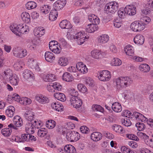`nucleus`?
Masks as SVG:
<instances>
[{"instance_id": "obj_6", "label": "nucleus", "mask_w": 153, "mask_h": 153, "mask_svg": "<svg viewBox=\"0 0 153 153\" xmlns=\"http://www.w3.org/2000/svg\"><path fill=\"white\" fill-rule=\"evenodd\" d=\"M98 76L99 79L103 81H108L111 78L110 72L107 70H103L100 71Z\"/></svg>"}, {"instance_id": "obj_30", "label": "nucleus", "mask_w": 153, "mask_h": 153, "mask_svg": "<svg viewBox=\"0 0 153 153\" xmlns=\"http://www.w3.org/2000/svg\"><path fill=\"white\" fill-rule=\"evenodd\" d=\"M64 150L68 153H76L75 147L71 145H67L64 148Z\"/></svg>"}, {"instance_id": "obj_33", "label": "nucleus", "mask_w": 153, "mask_h": 153, "mask_svg": "<svg viewBox=\"0 0 153 153\" xmlns=\"http://www.w3.org/2000/svg\"><path fill=\"white\" fill-rule=\"evenodd\" d=\"M52 108L58 111H62L63 106L61 104L58 103L57 102H53L51 104Z\"/></svg>"}, {"instance_id": "obj_38", "label": "nucleus", "mask_w": 153, "mask_h": 153, "mask_svg": "<svg viewBox=\"0 0 153 153\" xmlns=\"http://www.w3.org/2000/svg\"><path fill=\"white\" fill-rule=\"evenodd\" d=\"M122 79V77H119L116 79V83L118 89L123 88L124 87L123 81Z\"/></svg>"}, {"instance_id": "obj_43", "label": "nucleus", "mask_w": 153, "mask_h": 153, "mask_svg": "<svg viewBox=\"0 0 153 153\" xmlns=\"http://www.w3.org/2000/svg\"><path fill=\"white\" fill-rule=\"evenodd\" d=\"M50 6L47 5H43L40 7V11L44 14H46L50 10Z\"/></svg>"}, {"instance_id": "obj_39", "label": "nucleus", "mask_w": 153, "mask_h": 153, "mask_svg": "<svg viewBox=\"0 0 153 153\" xmlns=\"http://www.w3.org/2000/svg\"><path fill=\"white\" fill-rule=\"evenodd\" d=\"M68 63V60L67 58L62 57L59 58L58 63L62 66H65Z\"/></svg>"}, {"instance_id": "obj_34", "label": "nucleus", "mask_w": 153, "mask_h": 153, "mask_svg": "<svg viewBox=\"0 0 153 153\" xmlns=\"http://www.w3.org/2000/svg\"><path fill=\"white\" fill-rule=\"evenodd\" d=\"M8 81L12 85H16L19 82V78L18 76L15 74L8 80Z\"/></svg>"}, {"instance_id": "obj_15", "label": "nucleus", "mask_w": 153, "mask_h": 153, "mask_svg": "<svg viewBox=\"0 0 153 153\" xmlns=\"http://www.w3.org/2000/svg\"><path fill=\"white\" fill-rule=\"evenodd\" d=\"M34 35L37 37H41L45 33V30L43 27L35 28L34 30Z\"/></svg>"}, {"instance_id": "obj_13", "label": "nucleus", "mask_w": 153, "mask_h": 153, "mask_svg": "<svg viewBox=\"0 0 153 153\" xmlns=\"http://www.w3.org/2000/svg\"><path fill=\"white\" fill-rule=\"evenodd\" d=\"M13 75L11 70L10 69H6L4 72L2 76L4 80L8 81V80Z\"/></svg>"}, {"instance_id": "obj_56", "label": "nucleus", "mask_w": 153, "mask_h": 153, "mask_svg": "<svg viewBox=\"0 0 153 153\" xmlns=\"http://www.w3.org/2000/svg\"><path fill=\"white\" fill-rule=\"evenodd\" d=\"M135 126L137 128L138 130L139 131L144 130L146 127L145 125L143 123L140 122L136 123Z\"/></svg>"}, {"instance_id": "obj_20", "label": "nucleus", "mask_w": 153, "mask_h": 153, "mask_svg": "<svg viewBox=\"0 0 153 153\" xmlns=\"http://www.w3.org/2000/svg\"><path fill=\"white\" fill-rule=\"evenodd\" d=\"M102 134L99 132H94L92 133L91 136V139L93 140L97 141L102 139Z\"/></svg>"}, {"instance_id": "obj_23", "label": "nucleus", "mask_w": 153, "mask_h": 153, "mask_svg": "<svg viewBox=\"0 0 153 153\" xmlns=\"http://www.w3.org/2000/svg\"><path fill=\"white\" fill-rule=\"evenodd\" d=\"M54 97L58 100L64 102L66 100L65 95L63 93L60 92H56L54 94Z\"/></svg>"}, {"instance_id": "obj_21", "label": "nucleus", "mask_w": 153, "mask_h": 153, "mask_svg": "<svg viewBox=\"0 0 153 153\" xmlns=\"http://www.w3.org/2000/svg\"><path fill=\"white\" fill-rule=\"evenodd\" d=\"M133 115L136 120H140L142 122L146 121L147 119L143 115L137 112H134Z\"/></svg>"}, {"instance_id": "obj_37", "label": "nucleus", "mask_w": 153, "mask_h": 153, "mask_svg": "<svg viewBox=\"0 0 153 153\" xmlns=\"http://www.w3.org/2000/svg\"><path fill=\"white\" fill-rule=\"evenodd\" d=\"M22 74L24 78L25 79L33 77V74L32 71L27 69L25 70Z\"/></svg>"}, {"instance_id": "obj_44", "label": "nucleus", "mask_w": 153, "mask_h": 153, "mask_svg": "<svg viewBox=\"0 0 153 153\" xmlns=\"http://www.w3.org/2000/svg\"><path fill=\"white\" fill-rule=\"evenodd\" d=\"M109 36L107 35L104 34L100 36L99 38V42L102 43H105L107 42L109 40Z\"/></svg>"}, {"instance_id": "obj_53", "label": "nucleus", "mask_w": 153, "mask_h": 153, "mask_svg": "<svg viewBox=\"0 0 153 153\" xmlns=\"http://www.w3.org/2000/svg\"><path fill=\"white\" fill-rule=\"evenodd\" d=\"M20 49L19 48L16 47H14L13 48L12 52L14 56L19 58Z\"/></svg>"}, {"instance_id": "obj_5", "label": "nucleus", "mask_w": 153, "mask_h": 153, "mask_svg": "<svg viewBox=\"0 0 153 153\" xmlns=\"http://www.w3.org/2000/svg\"><path fill=\"white\" fill-rule=\"evenodd\" d=\"M145 27L140 20L133 22L131 24L130 26L131 29L134 32L141 31L144 29Z\"/></svg>"}, {"instance_id": "obj_50", "label": "nucleus", "mask_w": 153, "mask_h": 153, "mask_svg": "<svg viewBox=\"0 0 153 153\" xmlns=\"http://www.w3.org/2000/svg\"><path fill=\"white\" fill-rule=\"evenodd\" d=\"M122 124L126 126H129L131 125V123L130 120L126 117L122 118L121 120Z\"/></svg>"}, {"instance_id": "obj_49", "label": "nucleus", "mask_w": 153, "mask_h": 153, "mask_svg": "<svg viewBox=\"0 0 153 153\" xmlns=\"http://www.w3.org/2000/svg\"><path fill=\"white\" fill-rule=\"evenodd\" d=\"M118 15L120 18L123 19L127 15V13L125 11V8L123 9L120 8L118 11Z\"/></svg>"}, {"instance_id": "obj_60", "label": "nucleus", "mask_w": 153, "mask_h": 153, "mask_svg": "<svg viewBox=\"0 0 153 153\" xmlns=\"http://www.w3.org/2000/svg\"><path fill=\"white\" fill-rule=\"evenodd\" d=\"M121 150L124 153H134V151L129 148L125 146H123L121 147Z\"/></svg>"}, {"instance_id": "obj_4", "label": "nucleus", "mask_w": 153, "mask_h": 153, "mask_svg": "<svg viewBox=\"0 0 153 153\" xmlns=\"http://www.w3.org/2000/svg\"><path fill=\"white\" fill-rule=\"evenodd\" d=\"M66 137L68 141L71 142H75L79 139L80 134L77 132L69 131L67 133Z\"/></svg>"}, {"instance_id": "obj_7", "label": "nucleus", "mask_w": 153, "mask_h": 153, "mask_svg": "<svg viewBox=\"0 0 153 153\" xmlns=\"http://www.w3.org/2000/svg\"><path fill=\"white\" fill-rule=\"evenodd\" d=\"M70 104L76 108H80L82 105V101L78 97H71L70 100Z\"/></svg>"}, {"instance_id": "obj_27", "label": "nucleus", "mask_w": 153, "mask_h": 153, "mask_svg": "<svg viewBox=\"0 0 153 153\" xmlns=\"http://www.w3.org/2000/svg\"><path fill=\"white\" fill-rule=\"evenodd\" d=\"M125 52L127 55L132 56L134 52L133 47L131 45L126 46L125 48Z\"/></svg>"}, {"instance_id": "obj_19", "label": "nucleus", "mask_w": 153, "mask_h": 153, "mask_svg": "<svg viewBox=\"0 0 153 153\" xmlns=\"http://www.w3.org/2000/svg\"><path fill=\"white\" fill-rule=\"evenodd\" d=\"M45 56L46 61L50 62H52L55 58L53 53L49 51L46 52Z\"/></svg>"}, {"instance_id": "obj_25", "label": "nucleus", "mask_w": 153, "mask_h": 153, "mask_svg": "<svg viewBox=\"0 0 153 153\" xmlns=\"http://www.w3.org/2000/svg\"><path fill=\"white\" fill-rule=\"evenodd\" d=\"M62 79L66 82H71L73 80V76L71 74L68 72H65L62 76Z\"/></svg>"}, {"instance_id": "obj_57", "label": "nucleus", "mask_w": 153, "mask_h": 153, "mask_svg": "<svg viewBox=\"0 0 153 153\" xmlns=\"http://www.w3.org/2000/svg\"><path fill=\"white\" fill-rule=\"evenodd\" d=\"M126 137L130 140H131L136 141H138L139 139L138 137L133 134H126Z\"/></svg>"}, {"instance_id": "obj_51", "label": "nucleus", "mask_w": 153, "mask_h": 153, "mask_svg": "<svg viewBox=\"0 0 153 153\" xmlns=\"http://www.w3.org/2000/svg\"><path fill=\"white\" fill-rule=\"evenodd\" d=\"M31 100L27 97H23L21 98L20 103L22 104H29L31 103Z\"/></svg>"}, {"instance_id": "obj_40", "label": "nucleus", "mask_w": 153, "mask_h": 153, "mask_svg": "<svg viewBox=\"0 0 153 153\" xmlns=\"http://www.w3.org/2000/svg\"><path fill=\"white\" fill-rule=\"evenodd\" d=\"M122 79L124 86L130 85L133 82L132 80L129 77H122Z\"/></svg>"}, {"instance_id": "obj_29", "label": "nucleus", "mask_w": 153, "mask_h": 153, "mask_svg": "<svg viewBox=\"0 0 153 153\" xmlns=\"http://www.w3.org/2000/svg\"><path fill=\"white\" fill-rule=\"evenodd\" d=\"M33 126L32 122L27 123L25 126V130L26 132L28 134L31 133L33 131Z\"/></svg>"}, {"instance_id": "obj_61", "label": "nucleus", "mask_w": 153, "mask_h": 153, "mask_svg": "<svg viewBox=\"0 0 153 153\" xmlns=\"http://www.w3.org/2000/svg\"><path fill=\"white\" fill-rule=\"evenodd\" d=\"M23 65L22 62H16L14 64V67L16 70L18 71L22 68Z\"/></svg>"}, {"instance_id": "obj_58", "label": "nucleus", "mask_w": 153, "mask_h": 153, "mask_svg": "<svg viewBox=\"0 0 153 153\" xmlns=\"http://www.w3.org/2000/svg\"><path fill=\"white\" fill-rule=\"evenodd\" d=\"M27 51L26 49H20L19 58H22L25 57L27 54Z\"/></svg>"}, {"instance_id": "obj_47", "label": "nucleus", "mask_w": 153, "mask_h": 153, "mask_svg": "<svg viewBox=\"0 0 153 153\" xmlns=\"http://www.w3.org/2000/svg\"><path fill=\"white\" fill-rule=\"evenodd\" d=\"M36 6V4L34 1H31L28 2L26 4V8L28 10L35 8Z\"/></svg>"}, {"instance_id": "obj_42", "label": "nucleus", "mask_w": 153, "mask_h": 153, "mask_svg": "<svg viewBox=\"0 0 153 153\" xmlns=\"http://www.w3.org/2000/svg\"><path fill=\"white\" fill-rule=\"evenodd\" d=\"M101 54V51L97 50H94L91 52V55L93 58L98 59L100 57Z\"/></svg>"}, {"instance_id": "obj_9", "label": "nucleus", "mask_w": 153, "mask_h": 153, "mask_svg": "<svg viewBox=\"0 0 153 153\" xmlns=\"http://www.w3.org/2000/svg\"><path fill=\"white\" fill-rule=\"evenodd\" d=\"M66 3V0H58L53 4V8L57 11L59 10L62 8Z\"/></svg>"}, {"instance_id": "obj_3", "label": "nucleus", "mask_w": 153, "mask_h": 153, "mask_svg": "<svg viewBox=\"0 0 153 153\" xmlns=\"http://www.w3.org/2000/svg\"><path fill=\"white\" fill-rule=\"evenodd\" d=\"M13 124L10 123L8 126V127L13 128L14 130H17L19 127L23 125V121L21 117L18 115L15 116L13 118Z\"/></svg>"}, {"instance_id": "obj_59", "label": "nucleus", "mask_w": 153, "mask_h": 153, "mask_svg": "<svg viewBox=\"0 0 153 153\" xmlns=\"http://www.w3.org/2000/svg\"><path fill=\"white\" fill-rule=\"evenodd\" d=\"M33 127L37 128L41 127L43 125L42 122L40 121L35 120L33 123H32Z\"/></svg>"}, {"instance_id": "obj_14", "label": "nucleus", "mask_w": 153, "mask_h": 153, "mask_svg": "<svg viewBox=\"0 0 153 153\" xmlns=\"http://www.w3.org/2000/svg\"><path fill=\"white\" fill-rule=\"evenodd\" d=\"M59 26L62 28L66 29L71 28L72 27L70 22L67 20L62 21L59 24Z\"/></svg>"}, {"instance_id": "obj_48", "label": "nucleus", "mask_w": 153, "mask_h": 153, "mask_svg": "<svg viewBox=\"0 0 153 153\" xmlns=\"http://www.w3.org/2000/svg\"><path fill=\"white\" fill-rule=\"evenodd\" d=\"M92 109L94 111H98L103 112V108L100 105L97 104H93L92 106Z\"/></svg>"}, {"instance_id": "obj_16", "label": "nucleus", "mask_w": 153, "mask_h": 153, "mask_svg": "<svg viewBox=\"0 0 153 153\" xmlns=\"http://www.w3.org/2000/svg\"><path fill=\"white\" fill-rule=\"evenodd\" d=\"M134 41L136 44L142 45L144 42V37L140 34L137 35L134 37Z\"/></svg>"}, {"instance_id": "obj_45", "label": "nucleus", "mask_w": 153, "mask_h": 153, "mask_svg": "<svg viewBox=\"0 0 153 153\" xmlns=\"http://www.w3.org/2000/svg\"><path fill=\"white\" fill-rule=\"evenodd\" d=\"M55 122L52 120H49L47 121L46 123V126L49 129H53L56 125Z\"/></svg>"}, {"instance_id": "obj_18", "label": "nucleus", "mask_w": 153, "mask_h": 153, "mask_svg": "<svg viewBox=\"0 0 153 153\" xmlns=\"http://www.w3.org/2000/svg\"><path fill=\"white\" fill-rule=\"evenodd\" d=\"M22 21L26 23H28L30 22V18L29 14L26 12H23L21 14Z\"/></svg>"}, {"instance_id": "obj_35", "label": "nucleus", "mask_w": 153, "mask_h": 153, "mask_svg": "<svg viewBox=\"0 0 153 153\" xmlns=\"http://www.w3.org/2000/svg\"><path fill=\"white\" fill-rule=\"evenodd\" d=\"M43 79L45 82H51L55 80V78L54 74H50L44 76Z\"/></svg>"}, {"instance_id": "obj_52", "label": "nucleus", "mask_w": 153, "mask_h": 153, "mask_svg": "<svg viewBox=\"0 0 153 153\" xmlns=\"http://www.w3.org/2000/svg\"><path fill=\"white\" fill-rule=\"evenodd\" d=\"M77 87L79 90L82 93H85L87 90L86 87L82 84H79Z\"/></svg>"}, {"instance_id": "obj_64", "label": "nucleus", "mask_w": 153, "mask_h": 153, "mask_svg": "<svg viewBox=\"0 0 153 153\" xmlns=\"http://www.w3.org/2000/svg\"><path fill=\"white\" fill-rule=\"evenodd\" d=\"M80 130L82 133L85 134L88 133L90 131L89 129L85 126H81Z\"/></svg>"}, {"instance_id": "obj_8", "label": "nucleus", "mask_w": 153, "mask_h": 153, "mask_svg": "<svg viewBox=\"0 0 153 153\" xmlns=\"http://www.w3.org/2000/svg\"><path fill=\"white\" fill-rule=\"evenodd\" d=\"M89 37V36L87 37L85 36V33L82 34V32H79L75 34L74 38L77 39L78 45H81L84 43L85 40L88 39Z\"/></svg>"}, {"instance_id": "obj_28", "label": "nucleus", "mask_w": 153, "mask_h": 153, "mask_svg": "<svg viewBox=\"0 0 153 153\" xmlns=\"http://www.w3.org/2000/svg\"><path fill=\"white\" fill-rule=\"evenodd\" d=\"M57 11L53 9L52 10L49 15V19L51 21L55 20L57 19L58 16Z\"/></svg>"}, {"instance_id": "obj_54", "label": "nucleus", "mask_w": 153, "mask_h": 153, "mask_svg": "<svg viewBox=\"0 0 153 153\" xmlns=\"http://www.w3.org/2000/svg\"><path fill=\"white\" fill-rule=\"evenodd\" d=\"M121 63V60L117 58H114L111 62L112 65L114 66H119Z\"/></svg>"}, {"instance_id": "obj_32", "label": "nucleus", "mask_w": 153, "mask_h": 153, "mask_svg": "<svg viewBox=\"0 0 153 153\" xmlns=\"http://www.w3.org/2000/svg\"><path fill=\"white\" fill-rule=\"evenodd\" d=\"M19 25L13 24L10 26V28L12 31L17 35H19Z\"/></svg>"}, {"instance_id": "obj_62", "label": "nucleus", "mask_w": 153, "mask_h": 153, "mask_svg": "<svg viewBox=\"0 0 153 153\" xmlns=\"http://www.w3.org/2000/svg\"><path fill=\"white\" fill-rule=\"evenodd\" d=\"M137 135L138 136L140 137L141 139H144L145 140H149V136L146 135L145 134L142 133V132L138 131L137 133Z\"/></svg>"}, {"instance_id": "obj_12", "label": "nucleus", "mask_w": 153, "mask_h": 153, "mask_svg": "<svg viewBox=\"0 0 153 153\" xmlns=\"http://www.w3.org/2000/svg\"><path fill=\"white\" fill-rule=\"evenodd\" d=\"M125 10L127 15L133 16L136 13V8L133 5L127 6L125 7Z\"/></svg>"}, {"instance_id": "obj_31", "label": "nucleus", "mask_w": 153, "mask_h": 153, "mask_svg": "<svg viewBox=\"0 0 153 153\" xmlns=\"http://www.w3.org/2000/svg\"><path fill=\"white\" fill-rule=\"evenodd\" d=\"M8 127L2 129L1 131V133L5 137L9 136L12 133V130L13 129L10 127Z\"/></svg>"}, {"instance_id": "obj_1", "label": "nucleus", "mask_w": 153, "mask_h": 153, "mask_svg": "<svg viewBox=\"0 0 153 153\" xmlns=\"http://www.w3.org/2000/svg\"><path fill=\"white\" fill-rule=\"evenodd\" d=\"M88 20L92 24H88L86 30L88 33H91L97 30L98 28L97 25L100 23V19L96 16L93 14H90L88 17Z\"/></svg>"}, {"instance_id": "obj_36", "label": "nucleus", "mask_w": 153, "mask_h": 153, "mask_svg": "<svg viewBox=\"0 0 153 153\" xmlns=\"http://www.w3.org/2000/svg\"><path fill=\"white\" fill-rule=\"evenodd\" d=\"M140 70L144 73L147 72L150 70V67L149 65L146 64L140 65L139 66Z\"/></svg>"}, {"instance_id": "obj_11", "label": "nucleus", "mask_w": 153, "mask_h": 153, "mask_svg": "<svg viewBox=\"0 0 153 153\" xmlns=\"http://www.w3.org/2000/svg\"><path fill=\"white\" fill-rule=\"evenodd\" d=\"M35 99L41 104H45L49 102L48 98L42 94L37 95L35 97Z\"/></svg>"}, {"instance_id": "obj_55", "label": "nucleus", "mask_w": 153, "mask_h": 153, "mask_svg": "<svg viewBox=\"0 0 153 153\" xmlns=\"http://www.w3.org/2000/svg\"><path fill=\"white\" fill-rule=\"evenodd\" d=\"M151 21L150 18L147 16H145L141 19L140 21L142 22L143 25L144 26L148 24Z\"/></svg>"}, {"instance_id": "obj_17", "label": "nucleus", "mask_w": 153, "mask_h": 153, "mask_svg": "<svg viewBox=\"0 0 153 153\" xmlns=\"http://www.w3.org/2000/svg\"><path fill=\"white\" fill-rule=\"evenodd\" d=\"M52 42H50L49 43V48L51 51L55 53H59L61 51V50L58 48L57 44L56 45L55 44H52Z\"/></svg>"}, {"instance_id": "obj_2", "label": "nucleus", "mask_w": 153, "mask_h": 153, "mask_svg": "<svg viewBox=\"0 0 153 153\" xmlns=\"http://www.w3.org/2000/svg\"><path fill=\"white\" fill-rule=\"evenodd\" d=\"M118 3L116 1L111 2L107 3L105 6L104 11L109 15L114 14L118 9Z\"/></svg>"}, {"instance_id": "obj_24", "label": "nucleus", "mask_w": 153, "mask_h": 153, "mask_svg": "<svg viewBox=\"0 0 153 153\" xmlns=\"http://www.w3.org/2000/svg\"><path fill=\"white\" fill-rule=\"evenodd\" d=\"M111 108L114 111L116 112H120L122 110V107L121 105L117 102L113 103L112 104Z\"/></svg>"}, {"instance_id": "obj_26", "label": "nucleus", "mask_w": 153, "mask_h": 153, "mask_svg": "<svg viewBox=\"0 0 153 153\" xmlns=\"http://www.w3.org/2000/svg\"><path fill=\"white\" fill-rule=\"evenodd\" d=\"M112 128L113 130L120 134H123L125 132V130L123 129V128L118 125L115 124L114 125L112 126Z\"/></svg>"}, {"instance_id": "obj_63", "label": "nucleus", "mask_w": 153, "mask_h": 153, "mask_svg": "<svg viewBox=\"0 0 153 153\" xmlns=\"http://www.w3.org/2000/svg\"><path fill=\"white\" fill-rule=\"evenodd\" d=\"M55 91H60L62 88V86L60 84L57 82L52 83Z\"/></svg>"}, {"instance_id": "obj_41", "label": "nucleus", "mask_w": 153, "mask_h": 153, "mask_svg": "<svg viewBox=\"0 0 153 153\" xmlns=\"http://www.w3.org/2000/svg\"><path fill=\"white\" fill-rule=\"evenodd\" d=\"M19 33L24 34L27 31V30H29V29L27 28L28 26L26 25H23L19 24Z\"/></svg>"}, {"instance_id": "obj_46", "label": "nucleus", "mask_w": 153, "mask_h": 153, "mask_svg": "<svg viewBox=\"0 0 153 153\" xmlns=\"http://www.w3.org/2000/svg\"><path fill=\"white\" fill-rule=\"evenodd\" d=\"M48 133L47 129L42 128L38 130L37 132L38 135L40 137H43Z\"/></svg>"}, {"instance_id": "obj_10", "label": "nucleus", "mask_w": 153, "mask_h": 153, "mask_svg": "<svg viewBox=\"0 0 153 153\" xmlns=\"http://www.w3.org/2000/svg\"><path fill=\"white\" fill-rule=\"evenodd\" d=\"M77 70L82 74H85L88 71V69L86 66L81 62H79L76 64Z\"/></svg>"}, {"instance_id": "obj_22", "label": "nucleus", "mask_w": 153, "mask_h": 153, "mask_svg": "<svg viewBox=\"0 0 153 153\" xmlns=\"http://www.w3.org/2000/svg\"><path fill=\"white\" fill-rule=\"evenodd\" d=\"M33 113L30 111H27L24 114V117L27 120L31 122L34 118Z\"/></svg>"}]
</instances>
